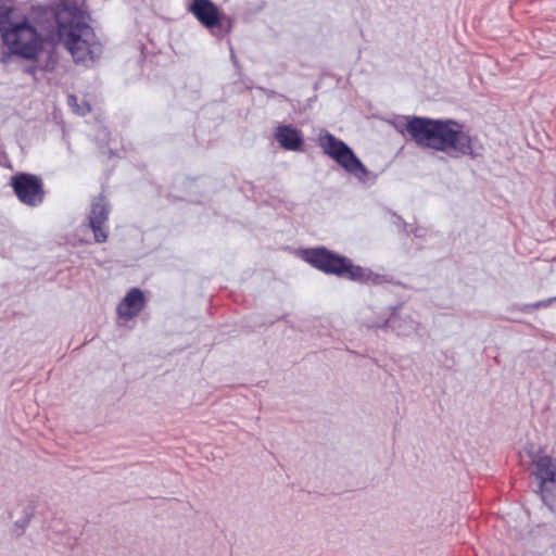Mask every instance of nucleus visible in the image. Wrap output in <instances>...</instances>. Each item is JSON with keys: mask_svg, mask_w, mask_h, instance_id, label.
Instances as JSON below:
<instances>
[{"mask_svg": "<svg viewBox=\"0 0 556 556\" xmlns=\"http://www.w3.org/2000/svg\"><path fill=\"white\" fill-rule=\"evenodd\" d=\"M33 517L34 507L28 505L23 509L22 516L14 522L12 532L16 538H21L24 534Z\"/></svg>", "mask_w": 556, "mask_h": 556, "instance_id": "nucleus-13", "label": "nucleus"}, {"mask_svg": "<svg viewBox=\"0 0 556 556\" xmlns=\"http://www.w3.org/2000/svg\"><path fill=\"white\" fill-rule=\"evenodd\" d=\"M231 59L232 61H236V56L233 55V53L231 54Z\"/></svg>", "mask_w": 556, "mask_h": 556, "instance_id": "nucleus-22", "label": "nucleus"}, {"mask_svg": "<svg viewBox=\"0 0 556 556\" xmlns=\"http://www.w3.org/2000/svg\"><path fill=\"white\" fill-rule=\"evenodd\" d=\"M403 303L390 306V314L387 317L378 318L377 321L368 325V328L391 330L399 337H408L417 332L419 323L412 316L402 313Z\"/></svg>", "mask_w": 556, "mask_h": 556, "instance_id": "nucleus-8", "label": "nucleus"}, {"mask_svg": "<svg viewBox=\"0 0 556 556\" xmlns=\"http://www.w3.org/2000/svg\"><path fill=\"white\" fill-rule=\"evenodd\" d=\"M275 138L279 146L288 151H303L304 138L298 128L292 125H279L275 130Z\"/></svg>", "mask_w": 556, "mask_h": 556, "instance_id": "nucleus-11", "label": "nucleus"}, {"mask_svg": "<svg viewBox=\"0 0 556 556\" xmlns=\"http://www.w3.org/2000/svg\"><path fill=\"white\" fill-rule=\"evenodd\" d=\"M30 15L17 17L13 7L0 3V35L8 48L0 56V62L9 63L15 55L26 61H38L43 52L45 37L40 27L48 33H56L60 41L71 52L76 62L85 61L92 54L94 30L88 24L90 13L86 0H58L51 5H33Z\"/></svg>", "mask_w": 556, "mask_h": 556, "instance_id": "nucleus-1", "label": "nucleus"}, {"mask_svg": "<svg viewBox=\"0 0 556 556\" xmlns=\"http://www.w3.org/2000/svg\"><path fill=\"white\" fill-rule=\"evenodd\" d=\"M532 464L535 467L541 498L552 511H556V458L538 453L532 458Z\"/></svg>", "mask_w": 556, "mask_h": 556, "instance_id": "nucleus-6", "label": "nucleus"}, {"mask_svg": "<svg viewBox=\"0 0 556 556\" xmlns=\"http://www.w3.org/2000/svg\"><path fill=\"white\" fill-rule=\"evenodd\" d=\"M58 64V55L54 51H49L43 62L40 61V71L52 72Z\"/></svg>", "mask_w": 556, "mask_h": 556, "instance_id": "nucleus-16", "label": "nucleus"}, {"mask_svg": "<svg viewBox=\"0 0 556 556\" xmlns=\"http://www.w3.org/2000/svg\"><path fill=\"white\" fill-rule=\"evenodd\" d=\"M190 12L198 22L218 39L225 38L232 29L233 20L226 15L212 0H191Z\"/></svg>", "mask_w": 556, "mask_h": 556, "instance_id": "nucleus-4", "label": "nucleus"}, {"mask_svg": "<svg viewBox=\"0 0 556 556\" xmlns=\"http://www.w3.org/2000/svg\"><path fill=\"white\" fill-rule=\"evenodd\" d=\"M371 277H369V281H371L374 285H382L384 282H391V279L388 278L386 275L376 274L371 270Z\"/></svg>", "mask_w": 556, "mask_h": 556, "instance_id": "nucleus-18", "label": "nucleus"}, {"mask_svg": "<svg viewBox=\"0 0 556 556\" xmlns=\"http://www.w3.org/2000/svg\"><path fill=\"white\" fill-rule=\"evenodd\" d=\"M37 64L27 65L24 67L23 72L25 74L31 75L33 77H36L37 72L40 70V60L35 61Z\"/></svg>", "mask_w": 556, "mask_h": 556, "instance_id": "nucleus-19", "label": "nucleus"}, {"mask_svg": "<svg viewBox=\"0 0 556 556\" xmlns=\"http://www.w3.org/2000/svg\"><path fill=\"white\" fill-rule=\"evenodd\" d=\"M76 101H77L76 96H74V94H70V96H68V98H67V102H68V104H70V105H74V104H76Z\"/></svg>", "mask_w": 556, "mask_h": 556, "instance_id": "nucleus-21", "label": "nucleus"}, {"mask_svg": "<svg viewBox=\"0 0 556 556\" xmlns=\"http://www.w3.org/2000/svg\"><path fill=\"white\" fill-rule=\"evenodd\" d=\"M371 275V269L367 267H363L361 265H355L351 258L346 257V263L344 265L343 275L341 278L349 279L351 281L365 283L369 281V277Z\"/></svg>", "mask_w": 556, "mask_h": 556, "instance_id": "nucleus-12", "label": "nucleus"}, {"mask_svg": "<svg viewBox=\"0 0 556 556\" xmlns=\"http://www.w3.org/2000/svg\"><path fill=\"white\" fill-rule=\"evenodd\" d=\"M111 212V204L103 193L98 194L91 201L88 215V225L93 232L97 243H103L108 240L109 229L106 222Z\"/></svg>", "mask_w": 556, "mask_h": 556, "instance_id": "nucleus-9", "label": "nucleus"}, {"mask_svg": "<svg viewBox=\"0 0 556 556\" xmlns=\"http://www.w3.org/2000/svg\"><path fill=\"white\" fill-rule=\"evenodd\" d=\"M409 235H414L415 238L422 239L427 235L426 228L421 226H412L408 227Z\"/></svg>", "mask_w": 556, "mask_h": 556, "instance_id": "nucleus-17", "label": "nucleus"}, {"mask_svg": "<svg viewBox=\"0 0 556 556\" xmlns=\"http://www.w3.org/2000/svg\"><path fill=\"white\" fill-rule=\"evenodd\" d=\"M388 212L392 216V224L395 226L397 232L404 233L405 236H409L408 227L409 225L404 220V218L399 215L396 212L392 210H388Z\"/></svg>", "mask_w": 556, "mask_h": 556, "instance_id": "nucleus-14", "label": "nucleus"}, {"mask_svg": "<svg viewBox=\"0 0 556 556\" xmlns=\"http://www.w3.org/2000/svg\"><path fill=\"white\" fill-rule=\"evenodd\" d=\"M258 90H261L268 99L279 97L283 100H286V97L283 94L278 93L277 91L264 87H257Z\"/></svg>", "mask_w": 556, "mask_h": 556, "instance_id": "nucleus-20", "label": "nucleus"}, {"mask_svg": "<svg viewBox=\"0 0 556 556\" xmlns=\"http://www.w3.org/2000/svg\"><path fill=\"white\" fill-rule=\"evenodd\" d=\"M554 301H556V296L531 304H525L522 306H519L518 309L522 313H531L535 309L549 306Z\"/></svg>", "mask_w": 556, "mask_h": 556, "instance_id": "nucleus-15", "label": "nucleus"}, {"mask_svg": "<svg viewBox=\"0 0 556 556\" xmlns=\"http://www.w3.org/2000/svg\"><path fill=\"white\" fill-rule=\"evenodd\" d=\"M323 152L341 166L346 173L354 176L359 182H375L378 175L370 172L353 149L343 140L337 138L328 130H323L317 139Z\"/></svg>", "mask_w": 556, "mask_h": 556, "instance_id": "nucleus-3", "label": "nucleus"}, {"mask_svg": "<svg viewBox=\"0 0 556 556\" xmlns=\"http://www.w3.org/2000/svg\"><path fill=\"white\" fill-rule=\"evenodd\" d=\"M9 186L17 200L24 205L38 207L45 201V185L39 175L18 172L10 177Z\"/></svg>", "mask_w": 556, "mask_h": 556, "instance_id": "nucleus-5", "label": "nucleus"}, {"mask_svg": "<svg viewBox=\"0 0 556 556\" xmlns=\"http://www.w3.org/2000/svg\"><path fill=\"white\" fill-rule=\"evenodd\" d=\"M301 256L304 262L317 270L339 278L343 275L348 257L324 245L304 249L301 252Z\"/></svg>", "mask_w": 556, "mask_h": 556, "instance_id": "nucleus-7", "label": "nucleus"}, {"mask_svg": "<svg viewBox=\"0 0 556 556\" xmlns=\"http://www.w3.org/2000/svg\"><path fill=\"white\" fill-rule=\"evenodd\" d=\"M146 303L144 293L139 288H131L117 306L119 317L129 320L137 316Z\"/></svg>", "mask_w": 556, "mask_h": 556, "instance_id": "nucleus-10", "label": "nucleus"}, {"mask_svg": "<svg viewBox=\"0 0 556 556\" xmlns=\"http://www.w3.org/2000/svg\"><path fill=\"white\" fill-rule=\"evenodd\" d=\"M401 134L421 148L443 152L452 159L468 156L482 160L484 147L477 136L470 134L465 124L453 118H432L427 116H403V122L395 124Z\"/></svg>", "mask_w": 556, "mask_h": 556, "instance_id": "nucleus-2", "label": "nucleus"}]
</instances>
